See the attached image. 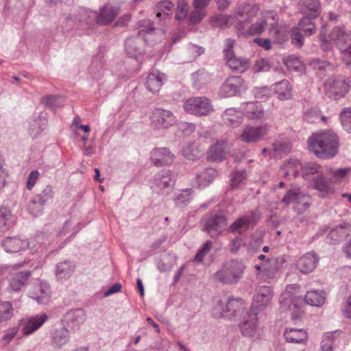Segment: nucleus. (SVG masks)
I'll return each mask as SVG.
<instances>
[{
  "mask_svg": "<svg viewBox=\"0 0 351 351\" xmlns=\"http://www.w3.org/2000/svg\"><path fill=\"white\" fill-rule=\"evenodd\" d=\"M27 239H22L19 237H7L2 241V246L8 253H17L26 250L29 246Z\"/></svg>",
  "mask_w": 351,
  "mask_h": 351,
  "instance_id": "23",
  "label": "nucleus"
},
{
  "mask_svg": "<svg viewBox=\"0 0 351 351\" xmlns=\"http://www.w3.org/2000/svg\"><path fill=\"white\" fill-rule=\"evenodd\" d=\"M86 315L82 308L73 309L68 311L64 316V321L73 331L77 330L84 323Z\"/></svg>",
  "mask_w": 351,
  "mask_h": 351,
  "instance_id": "19",
  "label": "nucleus"
},
{
  "mask_svg": "<svg viewBox=\"0 0 351 351\" xmlns=\"http://www.w3.org/2000/svg\"><path fill=\"white\" fill-rule=\"evenodd\" d=\"M44 206L41 202L33 197L27 204V210L33 217H38L43 213Z\"/></svg>",
  "mask_w": 351,
  "mask_h": 351,
  "instance_id": "58",
  "label": "nucleus"
},
{
  "mask_svg": "<svg viewBox=\"0 0 351 351\" xmlns=\"http://www.w3.org/2000/svg\"><path fill=\"white\" fill-rule=\"evenodd\" d=\"M300 8L305 16L316 17L320 11V3L318 0H300Z\"/></svg>",
  "mask_w": 351,
  "mask_h": 351,
  "instance_id": "40",
  "label": "nucleus"
},
{
  "mask_svg": "<svg viewBox=\"0 0 351 351\" xmlns=\"http://www.w3.org/2000/svg\"><path fill=\"white\" fill-rule=\"evenodd\" d=\"M339 333L337 332H329L324 335L321 343V351H332V347L339 342L337 338Z\"/></svg>",
  "mask_w": 351,
  "mask_h": 351,
  "instance_id": "51",
  "label": "nucleus"
},
{
  "mask_svg": "<svg viewBox=\"0 0 351 351\" xmlns=\"http://www.w3.org/2000/svg\"><path fill=\"white\" fill-rule=\"evenodd\" d=\"M350 228V223L341 222L332 228L328 234V239L330 240L331 243L335 244L343 239L351 232Z\"/></svg>",
  "mask_w": 351,
  "mask_h": 351,
  "instance_id": "29",
  "label": "nucleus"
},
{
  "mask_svg": "<svg viewBox=\"0 0 351 351\" xmlns=\"http://www.w3.org/2000/svg\"><path fill=\"white\" fill-rule=\"evenodd\" d=\"M272 297V291L269 287H259L253 298L251 311L258 313V309L261 310L269 304Z\"/></svg>",
  "mask_w": 351,
  "mask_h": 351,
  "instance_id": "16",
  "label": "nucleus"
},
{
  "mask_svg": "<svg viewBox=\"0 0 351 351\" xmlns=\"http://www.w3.org/2000/svg\"><path fill=\"white\" fill-rule=\"evenodd\" d=\"M292 289L288 287L286 291L282 293L280 298V305L282 311L291 310L292 308H298L301 300L294 295L293 293L290 290Z\"/></svg>",
  "mask_w": 351,
  "mask_h": 351,
  "instance_id": "28",
  "label": "nucleus"
},
{
  "mask_svg": "<svg viewBox=\"0 0 351 351\" xmlns=\"http://www.w3.org/2000/svg\"><path fill=\"white\" fill-rule=\"evenodd\" d=\"M222 119L227 125L237 127L243 121V113L241 108H229L222 114Z\"/></svg>",
  "mask_w": 351,
  "mask_h": 351,
  "instance_id": "32",
  "label": "nucleus"
},
{
  "mask_svg": "<svg viewBox=\"0 0 351 351\" xmlns=\"http://www.w3.org/2000/svg\"><path fill=\"white\" fill-rule=\"evenodd\" d=\"M50 338L51 346L60 350L69 342V331L65 327L53 328L50 332Z\"/></svg>",
  "mask_w": 351,
  "mask_h": 351,
  "instance_id": "22",
  "label": "nucleus"
},
{
  "mask_svg": "<svg viewBox=\"0 0 351 351\" xmlns=\"http://www.w3.org/2000/svg\"><path fill=\"white\" fill-rule=\"evenodd\" d=\"M284 337L289 343H301L307 340L308 335L304 329L290 328H286L284 332Z\"/></svg>",
  "mask_w": 351,
  "mask_h": 351,
  "instance_id": "37",
  "label": "nucleus"
},
{
  "mask_svg": "<svg viewBox=\"0 0 351 351\" xmlns=\"http://www.w3.org/2000/svg\"><path fill=\"white\" fill-rule=\"evenodd\" d=\"M350 88V80L346 76L330 77L324 84L326 95L332 99H339L345 97Z\"/></svg>",
  "mask_w": 351,
  "mask_h": 351,
  "instance_id": "9",
  "label": "nucleus"
},
{
  "mask_svg": "<svg viewBox=\"0 0 351 351\" xmlns=\"http://www.w3.org/2000/svg\"><path fill=\"white\" fill-rule=\"evenodd\" d=\"M320 47L324 51H330L333 45H335L338 50L351 42V32L347 28L335 26L327 34V29L322 26L319 33Z\"/></svg>",
  "mask_w": 351,
  "mask_h": 351,
  "instance_id": "4",
  "label": "nucleus"
},
{
  "mask_svg": "<svg viewBox=\"0 0 351 351\" xmlns=\"http://www.w3.org/2000/svg\"><path fill=\"white\" fill-rule=\"evenodd\" d=\"M165 80L166 77L164 73L158 70L153 71L147 77L146 87L150 92L156 93L160 90Z\"/></svg>",
  "mask_w": 351,
  "mask_h": 351,
  "instance_id": "27",
  "label": "nucleus"
},
{
  "mask_svg": "<svg viewBox=\"0 0 351 351\" xmlns=\"http://www.w3.org/2000/svg\"><path fill=\"white\" fill-rule=\"evenodd\" d=\"M259 11V6L253 3L240 5L237 8L233 14H219L211 19V23L215 27H223L228 25L235 24L238 29L239 20L246 15L247 20L255 16Z\"/></svg>",
  "mask_w": 351,
  "mask_h": 351,
  "instance_id": "5",
  "label": "nucleus"
},
{
  "mask_svg": "<svg viewBox=\"0 0 351 351\" xmlns=\"http://www.w3.org/2000/svg\"><path fill=\"white\" fill-rule=\"evenodd\" d=\"M75 265L70 261H63L57 264L56 276L58 280L64 281L69 278L73 273Z\"/></svg>",
  "mask_w": 351,
  "mask_h": 351,
  "instance_id": "39",
  "label": "nucleus"
},
{
  "mask_svg": "<svg viewBox=\"0 0 351 351\" xmlns=\"http://www.w3.org/2000/svg\"><path fill=\"white\" fill-rule=\"evenodd\" d=\"M31 276L28 270L17 272L10 279V289L14 292L20 291L26 285Z\"/></svg>",
  "mask_w": 351,
  "mask_h": 351,
  "instance_id": "35",
  "label": "nucleus"
},
{
  "mask_svg": "<svg viewBox=\"0 0 351 351\" xmlns=\"http://www.w3.org/2000/svg\"><path fill=\"white\" fill-rule=\"evenodd\" d=\"M217 171L213 168H206L195 177V185L199 188L208 186L217 176Z\"/></svg>",
  "mask_w": 351,
  "mask_h": 351,
  "instance_id": "36",
  "label": "nucleus"
},
{
  "mask_svg": "<svg viewBox=\"0 0 351 351\" xmlns=\"http://www.w3.org/2000/svg\"><path fill=\"white\" fill-rule=\"evenodd\" d=\"M12 215L11 210L7 207H0V231L8 229Z\"/></svg>",
  "mask_w": 351,
  "mask_h": 351,
  "instance_id": "59",
  "label": "nucleus"
},
{
  "mask_svg": "<svg viewBox=\"0 0 351 351\" xmlns=\"http://www.w3.org/2000/svg\"><path fill=\"white\" fill-rule=\"evenodd\" d=\"M340 119L344 130L351 133V107L345 108L341 112Z\"/></svg>",
  "mask_w": 351,
  "mask_h": 351,
  "instance_id": "64",
  "label": "nucleus"
},
{
  "mask_svg": "<svg viewBox=\"0 0 351 351\" xmlns=\"http://www.w3.org/2000/svg\"><path fill=\"white\" fill-rule=\"evenodd\" d=\"M140 30L137 37H130L125 43V50L130 58H136L141 53V39L145 43L154 42L155 27L151 20L144 19L138 22Z\"/></svg>",
  "mask_w": 351,
  "mask_h": 351,
  "instance_id": "2",
  "label": "nucleus"
},
{
  "mask_svg": "<svg viewBox=\"0 0 351 351\" xmlns=\"http://www.w3.org/2000/svg\"><path fill=\"white\" fill-rule=\"evenodd\" d=\"M350 172L351 169L350 168L335 169L328 167L327 169L326 173L332 177L330 179L332 180L333 184L335 182H338L343 180Z\"/></svg>",
  "mask_w": 351,
  "mask_h": 351,
  "instance_id": "54",
  "label": "nucleus"
},
{
  "mask_svg": "<svg viewBox=\"0 0 351 351\" xmlns=\"http://www.w3.org/2000/svg\"><path fill=\"white\" fill-rule=\"evenodd\" d=\"M193 84L197 88H200L211 80L210 74L202 69L193 74Z\"/></svg>",
  "mask_w": 351,
  "mask_h": 351,
  "instance_id": "53",
  "label": "nucleus"
},
{
  "mask_svg": "<svg viewBox=\"0 0 351 351\" xmlns=\"http://www.w3.org/2000/svg\"><path fill=\"white\" fill-rule=\"evenodd\" d=\"M191 190L186 189L174 198V202L176 206L183 208L187 205L191 200Z\"/></svg>",
  "mask_w": 351,
  "mask_h": 351,
  "instance_id": "60",
  "label": "nucleus"
},
{
  "mask_svg": "<svg viewBox=\"0 0 351 351\" xmlns=\"http://www.w3.org/2000/svg\"><path fill=\"white\" fill-rule=\"evenodd\" d=\"M151 126L154 130L167 129L176 121V117L172 112L162 108L154 109L149 116Z\"/></svg>",
  "mask_w": 351,
  "mask_h": 351,
  "instance_id": "13",
  "label": "nucleus"
},
{
  "mask_svg": "<svg viewBox=\"0 0 351 351\" xmlns=\"http://www.w3.org/2000/svg\"><path fill=\"white\" fill-rule=\"evenodd\" d=\"M302 175L304 180H311L313 179V176L315 174L322 173L321 167L314 162H309L306 164L304 167L302 166Z\"/></svg>",
  "mask_w": 351,
  "mask_h": 351,
  "instance_id": "49",
  "label": "nucleus"
},
{
  "mask_svg": "<svg viewBox=\"0 0 351 351\" xmlns=\"http://www.w3.org/2000/svg\"><path fill=\"white\" fill-rule=\"evenodd\" d=\"M246 266L243 261L230 259L224 261L213 274L216 281L226 285L237 284L243 278Z\"/></svg>",
  "mask_w": 351,
  "mask_h": 351,
  "instance_id": "3",
  "label": "nucleus"
},
{
  "mask_svg": "<svg viewBox=\"0 0 351 351\" xmlns=\"http://www.w3.org/2000/svg\"><path fill=\"white\" fill-rule=\"evenodd\" d=\"M284 63L291 71H300L303 68L301 61L295 56H289L285 58Z\"/></svg>",
  "mask_w": 351,
  "mask_h": 351,
  "instance_id": "62",
  "label": "nucleus"
},
{
  "mask_svg": "<svg viewBox=\"0 0 351 351\" xmlns=\"http://www.w3.org/2000/svg\"><path fill=\"white\" fill-rule=\"evenodd\" d=\"M256 15L255 16H252L249 20H247L245 15L244 17L241 18V19L239 20L238 30L242 34L250 36L261 35L265 31L267 26L269 27L271 22H274V20H279L278 15L276 12L267 11L263 12L262 15L257 19L256 22L251 24L249 27L245 28V24L251 21Z\"/></svg>",
  "mask_w": 351,
  "mask_h": 351,
  "instance_id": "6",
  "label": "nucleus"
},
{
  "mask_svg": "<svg viewBox=\"0 0 351 351\" xmlns=\"http://www.w3.org/2000/svg\"><path fill=\"white\" fill-rule=\"evenodd\" d=\"M48 315L42 313L29 317L21 326V331L23 335L29 336L37 331L47 320Z\"/></svg>",
  "mask_w": 351,
  "mask_h": 351,
  "instance_id": "18",
  "label": "nucleus"
},
{
  "mask_svg": "<svg viewBox=\"0 0 351 351\" xmlns=\"http://www.w3.org/2000/svg\"><path fill=\"white\" fill-rule=\"evenodd\" d=\"M267 125L252 126L245 125L240 134V139L247 143H256L261 141L268 133Z\"/></svg>",
  "mask_w": 351,
  "mask_h": 351,
  "instance_id": "15",
  "label": "nucleus"
},
{
  "mask_svg": "<svg viewBox=\"0 0 351 351\" xmlns=\"http://www.w3.org/2000/svg\"><path fill=\"white\" fill-rule=\"evenodd\" d=\"M273 90L280 100H287L292 96V87L288 80H283L272 85Z\"/></svg>",
  "mask_w": 351,
  "mask_h": 351,
  "instance_id": "41",
  "label": "nucleus"
},
{
  "mask_svg": "<svg viewBox=\"0 0 351 351\" xmlns=\"http://www.w3.org/2000/svg\"><path fill=\"white\" fill-rule=\"evenodd\" d=\"M313 18V16H306L300 20L298 24V29L308 36L313 34L315 29V25L311 21Z\"/></svg>",
  "mask_w": 351,
  "mask_h": 351,
  "instance_id": "61",
  "label": "nucleus"
},
{
  "mask_svg": "<svg viewBox=\"0 0 351 351\" xmlns=\"http://www.w3.org/2000/svg\"><path fill=\"white\" fill-rule=\"evenodd\" d=\"M247 89L245 80L239 76H230L222 84L219 91L221 97L239 95Z\"/></svg>",
  "mask_w": 351,
  "mask_h": 351,
  "instance_id": "12",
  "label": "nucleus"
},
{
  "mask_svg": "<svg viewBox=\"0 0 351 351\" xmlns=\"http://www.w3.org/2000/svg\"><path fill=\"white\" fill-rule=\"evenodd\" d=\"M59 24L64 32H69L78 23V18L76 14L64 13L60 19Z\"/></svg>",
  "mask_w": 351,
  "mask_h": 351,
  "instance_id": "46",
  "label": "nucleus"
},
{
  "mask_svg": "<svg viewBox=\"0 0 351 351\" xmlns=\"http://www.w3.org/2000/svg\"><path fill=\"white\" fill-rule=\"evenodd\" d=\"M202 149L197 143H188L183 146L182 154L188 160H195L200 158Z\"/></svg>",
  "mask_w": 351,
  "mask_h": 351,
  "instance_id": "44",
  "label": "nucleus"
},
{
  "mask_svg": "<svg viewBox=\"0 0 351 351\" xmlns=\"http://www.w3.org/2000/svg\"><path fill=\"white\" fill-rule=\"evenodd\" d=\"M226 226V218L223 215H214L210 217L205 228L211 237H215L220 233Z\"/></svg>",
  "mask_w": 351,
  "mask_h": 351,
  "instance_id": "26",
  "label": "nucleus"
},
{
  "mask_svg": "<svg viewBox=\"0 0 351 351\" xmlns=\"http://www.w3.org/2000/svg\"><path fill=\"white\" fill-rule=\"evenodd\" d=\"M309 185L313 189L324 194L332 193L333 191L332 180L326 178L322 173L313 178Z\"/></svg>",
  "mask_w": 351,
  "mask_h": 351,
  "instance_id": "30",
  "label": "nucleus"
},
{
  "mask_svg": "<svg viewBox=\"0 0 351 351\" xmlns=\"http://www.w3.org/2000/svg\"><path fill=\"white\" fill-rule=\"evenodd\" d=\"M45 120L38 117L29 122L28 134L32 138L37 137L45 128Z\"/></svg>",
  "mask_w": 351,
  "mask_h": 351,
  "instance_id": "48",
  "label": "nucleus"
},
{
  "mask_svg": "<svg viewBox=\"0 0 351 351\" xmlns=\"http://www.w3.org/2000/svg\"><path fill=\"white\" fill-rule=\"evenodd\" d=\"M227 66L234 72L243 73L250 67L248 59L237 57L234 54L225 59Z\"/></svg>",
  "mask_w": 351,
  "mask_h": 351,
  "instance_id": "34",
  "label": "nucleus"
},
{
  "mask_svg": "<svg viewBox=\"0 0 351 351\" xmlns=\"http://www.w3.org/2000/svg\"><path fill=\"white\" fill-rule=\"evenodd\" d=\"M304 300L309 305L319 307L325 303L326 293L320 290H311L307 291Z\"/></svg>",
  "mask_w": 351,
  "mask_h": 351,
  "instance_id": "43",
  "label": "nucleus"
},
{
  "mask_svg": "<svg viewBox=\"0 0 351 351\" xmlns=\"http://www.w3.org/2000/svg\"><path fill=\"white\" fill-rule=\"evenodd\" d=\"M53 197V191L52 187L51 186H47L40 193L34 197L45 206L49 201L52 200Z\"/></svg>",
  "mask_w": 351,
  "mask_h": 351,
  "instance_id": "63",
  "label": "nucleus"
},
{
  "mask_svg": "<svg viewBox=\"0 0 351 351\" xmlns=\"http://www.w3.org/2000/svg\"><path fill=\"white\" fill-rule=\"evenodd\" d=\"M118 13V8L106 5L101 10L100 13L97 14V23L100 25H107L114 19Z\"/></svg>",
  "mask_w": 351,
  "mask_h": 351,
  "instance_id": "38",
  "label": "nucleus"
},
{
  "mask_svg": "<svg viewBox=\"0 0 351 351\" xmlns=\"http://www.w3.org/2000/svg\"><path fill=\"white\" fill-rule=\"evenodd\" d=\"M240 329L244 336H254L257 331V312L252 311L250 313L246 312L240 324Z\"/></svg>",
  "mask_w": 351,
  "mask_h": 351,
  "instance_id": "21",
  "label": "nucleus"
},
{
  "mask_svg": "<svg viewBox=\"0 0 351 351\" xmlns=\"http://www.w3.org/2000/svg\"><path fill=\"white\" fill-rule=\"evenodd\" d=\"M317 262V255L314 252H308L297 261L296 267L302 273H310L315 268Z\"/></svg>",
  "mask_w": 351,
  "mask_h": 351,
  "instance_id": "25",
  "label": "nucleus"
},
{
  "mask_svg": "<svg viewBox=\"0 0 351 351\" xmlns=\"http://www.w3.org/2000/svg\"><path fill=\"white\" fill-rule=\"evenodd\" d=\"M13 313L14 309L10 302L0 301V322L11 319Z\"/></svg>",
  "mask_w": 351,
  "mask_h": 351,
  "instance_id": "56",
  "label": "nucleus"
},
{
  "mask_svg": "<svg viewBox=\"0 0 351 351\" xmlns=\"http://www.w3.org/2000/svg\"><path fill=\"white\" fill-rule=\"evenodd\" d=\"M302 168V164L297 158H290L284 162L280 170V176L285 178H295Z\"/></svg>",
  "mask_w": 351,
  "mask_h": 351,
  "instance_id": "33",
  "label": "nucleus"
},
{
  "mask_svg": "<svg viewBox=\"0 0 351 351\" xmlns=\"http://www.w3.org/2000/svg\"><path fill=\"white\" fill-rule=\"evenodd\" d=\"M240 108L248 119H261L264 117L263 108L258 101L243 103Z\"/></svg>",
  "mask_w": 351,
  "mask_h": 351,
  "instance_id": "24",
  "label": "nucleus"
},
{
  "mask_svg": "<svg viewBox=\"0 0 351 351\" xmlns=\"http://www.w3.org/2000/svg\"><path fill=\"white\" fill-rule=\"evenodd\" d=\"M150 155L152 163L158 167L169 165L174 160V155L167 147L154 149Z\"/></svg>",
  "mask_w": 351,
  "mask_h": 351,
  "instance_id": "20",
  "label": "nucleus"
},
{
  "mask_svg": "<svg viewBox=\"0 0 351 351\" xmlns=\"http://www.w3.org/2000/svg\"><path fill=\"white\" fill-rule=\"evenodd\" d=\"M261 213L255 210L239 217L229 227L230 232L241 234L250 227L254 226L260 219Z\"/></svg>",
  "mask_w": 351,
  "mask_h": 351,
  "instance_id": "14",
  "label": "nucleus"
},
{
  "mask_svg": "<svg viewBox=\"0 0 351 351\" xmlns=\"http://www.w3.org/2000/svg\"><path fill=\"white\" fill-rule=\"evenodd\" d=\"M41 103L48 108L55 110L63 106L65 103V98L62 95H47L41 99Z\"/></svg>",
  "mask_w": 351,
  "mask_h": 351,
  "instance_id": "47",
  "label": "nucleus"
},
{
  "mask_svg": "<svg viewBox=\"0 0 351 351\" xmlns=\"http://www.w3.org/2000/svg\"><path fill=\"white\" fill-rule=\"evenodd\" d=\"M308 143L309 150L322 159L331 158L338 152V138L330 130H322L313 134L308 138Z\"/></svg>",
  "mask_w": 351,
  "mask_h": 351,
  "instance_id": "1",
  "label": "nucleus"
},
{
  "mask_svg": "<svg viewBox=\"0 0 351 351\" xmlns=\"http://www.w3.org/2000/svg\"><path fill=\"white\" fill-rule=\"evenodd\" d=\"M173 8V4L172 2L167 0L160 1L156 8L157 17L165 19L167 16L171 15Z\"/></svg>",
  "mask_w": 351,
  "mask_h": 351,
  "instance_id": "52",
  "label": "nucleus"
},
{
  "mask_svg": "<svg viewBox=\"0 0 351 351\" xmlns=\"http://www.w3.org/2000/svg\"><path fill=\"white\" fill-rule=\"evenodd\" d=\"M269 31L278 43H282L288 39L285 29L278 24V20H274L269 24Z\"/></svg>",
  "mask_w": 351,
  "mask_h": 351,
  "instance_id": "45",
  "label": "nucleus"
},
{
  "mask_svg": "<svg viewBox=\"0 0 351 351\" xmlns=\"http://www.w3.org/2000/svg\"><path fill=\"white\" fill-rule=\"evenodd\" d=\"M291 147L288 142L277 141L273 144L272 155L280 157L289 152Z\"/></svg>",
  "mask_w": 351,
  "mask_h": 351,
  "instance_id": "55",
  "label": "nucleus"
},
{
  "mask_svg": "<svg viewBox=\"0 0 351 351\" xmlns=\"http://www.w3.org/2000/svg\"><path fill=\"white\" fill-rule=\"evenodd\" d=\"M149 186L158 194L165 195L171 191L175 186L176 176L167 169H162L149 180Z\"/></svg>",
  "mask_w": 351,
  "mask_h": 351,
  "instance_id": "7",
  "label": "nucleus"
},
{
  "mask_svg": "<svg viewBox=\"0 0 351 351\" xmlns=\"http://www.w3.org/2000/svg\"><path fill=\"white\" fill-rule=\"evenodd\" d=\"M77 15L80 24H89L97 21V13L86 8H80Z\"/></svg>",
  "mask_w": 351,
  "mask_h": 351,
  "instance_id": "50",
  "label": "nucleus"
},
{
  "mask_svg": "<svg viewBox=\"0 0 351 351\" xmlns=\"http://www.w3.org/2000/svg\"><path fill=\"white\" fill-rule=\"evenodd\" d=\"M310 199V196L300 188H293L287 192L282 202L286 205L294 204V209L300 213L309 206Z\"/></svg>",
  "mask_w": 351,
  "mask_h": 351,
  "instance_id": "11",
  "label": "nucleus"
},
{
  "mask_svg": "<svg viewBox=\"0 0 351 351\" xmlns=\"http://www.w3.org/2000/svg\"><path fill=\"white\" fill-rule=\"evenodd\" d=\"M184 110L196 116H206L213 111V106L210 99L205 97H191L183 104Z\"/></svg>",
  "mask_w": 351,
  "mask_h": 351,
  "instance_id": "10",
  "label": "nucleus"
},
{
  "mask_svg": "<svg viewBox=\"0 0 351 351\" xmlns=\"http://www.w3.org/2000/svg\"><path fill=\"white\" fill-rule=\"evenodd\" d=\"M304 118L308 123H317L320 120L325 121L326 119V117L320 114V110L317 107L306 110Z\"/></svg>",
  "mask_w": 351,
  "mask_h": 351,
  "instance_id": "57",
  "label": "nucleus"
},
{
  "mask_svg": "<svg viewBox=\"0 0 351 351\" xmlns=\"http://www.w3.org/2000/svg\"><path fill=\"white\" fill-rule=\"evenodd\" d=\"M29 294L38 304H47L51 297L50 287L46 282H40L33 285Z\"/></svg>",
  "mask_w": 351,
  "mask_h": 351,
  "instance_id": "17",
  "label": "nucleus"
},
{
  "mask_svg": "<svg viewBox=\"0 0 351 351\" xmlns=\"http://www.w3.org/2000/svg\"><path fill=\"white\" fill-rule=\"evenodd\" d=\"M245 304L241 298L223 296L215 302L212 314L215 318L226 317L227 313H234L245 308Z\"/></svg>",
  "mask_w": 351,
  "mask_h": 351,
  "instance_id": "8",
  "label": "nucleus"
},
{
  "mask_svg": "<svg viewBox=\"0 0 351 351\" xmlns=\"http://www.w3.org/2000/svg\"><path fill=\"white\" fill-rule=\"evenodd\" d=\"M228 152V143L221 140L212 145L208 152V158L212 161L222 160Z\"/></svg>",
  "mask_w": 351,
  "mask_h": 351,
  "instance_id": "31",
  "label": "nucleus"
},
{
  "mask_svg": "<svg viewBox=\"0 0 351 351\" xmlns=\"http://www.w3.org/2000/svg\"><path fill=\"white\" fill-rule=\"evenodd\" d=\"M254 268L260 273L269 278H272L278 270L277 259L267 258L266 261L261 264H256Z\"/></svg>",
  "mask_w": 351,
  "mask_h": 351,
  "instance_id": "42",
  "label": "nucleus"
}]
</instances>
